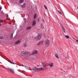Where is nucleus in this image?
Returning a JSON list of instances; mask_svg holds the SVG:
<instances>
[{
  "mask_svg": "<svg viewBox=\"0 0 78 78\" xmlns=\"http://www.w3.org/2000/svg\"><path fill=\"white\" fill-rule=\"evenodd\" d=\"M61 27L62 28V30L63 31V32L65 33V31H66V30H65V28H64V26H63V25H61Z\"/></svg>",
  "mask_w": 78,
  "mask_h": 78,
  "instance_id": "6",
  "label": "nucleus"
},
{
  "mask_svg": "<svg viewBox=\"0 0 78 78\" xmlns=\"http://www.w3.org/2000/svg\"><path fill=\"white\" fill-rule=\"evenodd\" d=\"M37 51L35 50L34 51V52L31 53V55H33L34 54H37Z\"/></svg>",
  "mask_w": 78,
  "mask_h": 78,
  "instance_id": "7",
  "label": "nucleus"
},
{
  "mask_svg": "<svg viewBox=\"0 0 78 78\" xmlns=\"http://www.w3.org/2000/svg\"><path fill=\"white\" fill-rule=\"evenodd\" d=\"M30 70H31L32 72H37V70H38V69L36 67H34L33 68H32V69H30Z\"/></svg>",
  "mask_w": 78,
  "mask_h": 78,
  "instance_id": "3",
  "label": "nucleus"
},
{
  "mask_svg": "<svg viewBox=\"0 0 78 78\" xmlns=\"http://www.w3.org/2000/svg\"><path fill=\"white\" fill-rule=\"evenodd\" d=\"M21 7L22 8H25V3L23 4V5L21 6Z\"/></svg>",
  "mask_w": 78,
  "mask_h": 78,
  "instance_id": "19",
  "label": "nucleus"
},
{
  "mask_svg": "<svg viewBox=\"0 0 78 78\" xmlns=\"http://www.w3.org/2000/svg\"><path fill=\"white\" fill-rule=\"evenodd\" d=\"M8 69L9 70H10V72H12V73H14V70L12 69H11L8 68Z\"/></svg>",
  "mask_w": 78,
  "mask_h": 78,
  "instance_id": "5",
  "label": "nucleus"
},
{
  "mask_svg": "<svg viewBox=\"0 0 78 78\" xmlns=\"http://www.w3.org/2000/svg\"><path fill=\"white\" fill-rule=\"evenodd\" d=\"M7 14V16H6L7 17H9L8 15L7 14Z\"/></svg>",
  "mask_w": 78,
  "mask_h": 78,
  "instance_id": "31",
  "label": "nucleus"
},
{
  "mask_svg": "<svg viewBox=\"0 0 78 78\" xmlns=\"http://www.w3.org/2000/svg\"><path fill=\"white\" fill-rule=\"evenodd\" d=\"M42 64L43 67H47V65H46V64H45V63H44L43 62H42Z\"/></svg>",
  "mask_w": 78,
  "mask_h": 78,
  "instance_id": "12",
  "label": "nucleus"
},
{
  "mask_svg": "<svg viewBox=\"0 0 78 78\" xmlns=\"http://www.w3.org/2000/svg\"><path fill=\"white\" fill-rule=\"evenodd\" d=\"M40 44H43V42H44V41H41L40 42Z\"/></svg>",
  "mask_w": 78,
  "mask_h": 78,
  "instance_id": "23",
  "label": "nucleus"
},
{
  "mask_svg": "<svg viewBox=\"0 0 78 78\" xmlns=\"http://www.w3.org/2000/svg\"><path fill=\"white\" fill-rule=\"evenodd\" d=\"M50 41H49V40L48 39L47 40H46L45 41V45H46L47 46H48V45H50Z\"/></svg>",
  "mask_w": 78,
  "mask_h": 78,
  "instance_id": "4",
  "label": "nucleus"
},
{
  "mask_svg": "<svg viewBox=\"0 0 78 78\" xmlns=\"http://www.w3.org/2000/svg\"><path fill=\"white\" fill-rule=\"evenodd\" d=\"M41 27L42 29H44V24L43 23H42L41 24Z\"/></svg>",
  "mask_w": 78,
  "mask_h": 78,
  "instance_id": "9",
  "label": "nucleus"
},
{
  "mask_svg": "<svg viewBox=\"0 0 78 78\" xmlns=\"http://www.w3.org/2000/svg\"><path fill=\"white\" fill-rule=\"evenodd\" d=\"M2 7H0V11L2 10Z\"/></svg>",
  "mask_w": 78,
  "mask_h": 78,
  "instance_id": "29",
  "label": "nucleus"
},
{
  "mask_svg": "<svg viewBox=\"0 0 78 78\" xmlns=\"http://www.w3.org/2000/svg\"><path fill=\"white\" fill-rule=\"evenodd\" d=\"M5 38L3 37L0 36V39H4Z\"/></svg>",
  "mask_w": 78,
  "mask_h": 78,
  "instance_id": "18",
  "label": "nucleus"
},
{
  "mask_svg": "<svg viewBox=\"0 0 78 78\" xmlns=\"http://www.w3.org/2000/svg\"><path fill=\"white\" fill-rule=\"evenodd\" d=\"M2 26V24H0V26Z\"/></svg>",
  "mask_w": 78,
  "mask_h": 78,
  "instance_id": "37",
  "label": "nucleus"
},
{
  "mask_svg": "<svg viewBox=\"0 0 78 78\" xmlns=\"http://www.w3.org/2000/svg\"><path fill=\"white\" fill-rule=\"evenodd\" d=\"M65 37L66 38H67V39H69V37L68 36V35H66Z\"/></svg>",
  "mask_w": 78,
  "mask_h": 78,
  "instance_id": "22",
  "label": "nucleus"
},
{
  "mask_svg": "<svg viewBox=\"0 0 78 78\" xmlns=\"http://www.w3.org/2000/svg\"><path fill=\"white\" fill-rule=\"evenodd\" d=\"M24 66V67H25V68H26V69H28V70H30V69H28V66Z\"/></svg>",
  "mask_w": 78,
  "mask_h": 78,
  "instance_id": "17",
  "label": "nucleus"
},
{
  "mask_svg": "<svg viewBox=\"0 0 78 78\" xmlns=\"http://www.w3.org/2000/svg\"><path fill=\"white\" fill-rule=\"evenodd\" d=\"M0 43H1V41H0Z\"/></svg>",
  "mask_w": 78,
  "mask_h": 78,
  "instance_id": "42",
  "label": "nucleus"
},
{
  "mask_svg": "<svg viewBox=\"0 0 78 78\" xmlns=\"http://www.w3.org/2000/svg\"><path fill=\"white\" fill-rule=\"evenodd\" d=\"M40 44H41V43H40V42H39L37 44V45H39Z\"/></svg>",
  "mask_w": 78,
  "mask_h": 78,
  "instance_id": "27",
  "label": "nucleus"
},
{
  "mask_svg": "<svg viewBox=\"0 0 78 78\" xmlns=\"http://www.w3.org/2000/svg\"><path fill=\"white\" fill-rule=\"evenodd\" d=\"M75 40L76 41V42H78V40H76V39H75Z\"/></svg>",
  "mask_w": 78,
  "mask_h": 78,
  "instance_id": "32",
  "label": "nucleus"
},
{
  "mask_svg": "<svg viewBox=\"0 0 78 78\" xmlns=\"http://www.w3.org/2000/svg\"><path fill=\"white\" fill-rule=\"evenodd\" d=\"M19 43H20V41H16V43H15V44H19Z\"/></svg>",
  "mask_w": 78,
  "mask_h": 78,
  "instance_id": "15",
  "label": "nucleus"
},
{
  "mask_svg": "<svg viewBox=\"0 0 78 78\" xmlns=\"http://www.w3.org/2000/svg\"><path fill=\"white\" fill-rule=\"evenodd\" d=\"M23 2H24L23 0H20L19 2L20 3H22Z\"/></svg>",
  "mask_w": 78,
  "mask_h": 78,
  "instance_id": "14",
  "label": "nucleus"
},
{
  "mask_svg": "<svg viewBox=\"0 0 78 78\" xmlns=\"http://www.w3.org/2000/svg\"><path fill=\"white\" fill-rule=\"evenodd\" d=\"M3 21L2 20H0V23H3Z\"/></svg>",
  "mask_w": 78,
  "mask_h": 78,
  "instance_id": "25",
  "label": "nucleus"
},
{
  "mask_svg": "<svg viewBox=\"0 0 78 78\" xmlns=\"http://www.w3.org/2000/svg\"><path fill=\"white\" fill-rule=\"evenodd\" d=\"M37 20H38V21L39 22V19H38Z\"/></svg>",
  "mask_w": 78,
  "mask_h": 78,
  "instance_id": "36",
  "label": "nucleus"
},
{
  "mask_svg": "<svg viewBox=\"0 0 78 78\" xmlns=\"http://www.w3.org/2000/svg\"><path fill=\"white\" fill-rule=\"evenodd\" d=\"M23 20H25V19H24Z\"/></svg>",
  "mask_w": 78,
  "mask_h": 78,
  "instance_id": "41",
  "label": "nucleus"
},
{
  "mask_svg": "<svg viewBox=\"0 0 78 78\" xmlns=\"http://www.w3.org/2000/svg\"><path fill=\"white\" fill-rule=\"evenodd\" d=\"M77 9H78V7H77Z\"/></svg>",
  "mask_w": 78,
  "mask_h": 78,
  "instance_id": "43",
  "label": "nucleus"
},
{
  "mask_svg": "<svg viewBox=\"0 0 78 78\" xmlns=\"http://www.w3.org/2000/svg\"><path fill=\"white\" fill-rule=\"evenodd\" d=\"M42 38V37L41 36V35L40 34H38V36L35 38V39L36 40V41H39V40H41Z\"/></svg>",
  "mask_w": 78,
  "mask_h": 78,
  "instance_id": "2",
  "label": "nucleus"
},
{
  "mask_svg": "<svg viewBox=\"0 0 78 78\" xmlns=\"http://www.w3.org/2000/svg\"><path fill=\"white\" fill-rule=\"evenodd\" d=\"M44 8H45L46 9H48L47 7V6H46V5H44Z\"/></svg>",
  "mask_w": 78,
  "mask_h": 78,
  "instance_id": "21",
  "label": "nucleus"
},
{
  "mask_svg": "<svg viewBox=\"0 0 78 78\" xmlns=\"http://www.w3.org/2000/svg\"><path fill=\"white\" fill-rule=\"evenodd\" d=\"M16 65H17V66H19V65L18 64H16Z\"/></svg>",
  "mask_w": 78,
  "mask_h": 78,
  "instance_id": "39",
  "label": "nucleus"
},
{
  "mask_svg": "<svg viewBox=\"0 0 78 78\" xmlns=\"http://www.w3.org/2000/svg\"><path fill=\"white\" fill-rule=\"evenodd\" d=\"M71 76H72V78H74V77H73V76H72V75H71Z\"/></svg>",
  "mask_w": 78,
  "mask_h": 78,
  "instance_id": "34",
  "label": "nucleus"
},
{
  "mask_svg": "<svg viewBox=\"0 0 78 78\" xmlns=\"http://www.w3.org/2000/svg\"><path fill=\"white\" fill-rule=\"evenodd\" d=\"M36 16H37V14H34V19H35V18H36Z\"/></svg>",
  "mask_w": 78,
  "mask_h": 78,
  "instance_id": "16",
  "label": "nucleus"
},
{
  "mask_svg": "<svg viewBox=\"0 0 78 78\" xmlns=\"http://www.w3.org/2000/svg\"><path fill=\"white\" fill-rule=\"evenodd\" d=\"M49 66L51 67H53V63H51L49 64Z\"/></svg>",
  "mask_w": 78,
  "mask_h": 78,
  "instance_id": "13",
  "label": "nucleus"
},
{
  "mask_svg": "<svg viewBox=\"0 0 78 78\" xmlns=\"http://www.w3.org/2000/svg\"><path fill=\"white\" fill-rule=\"evenodd\" d=\"M11 36L12 37H13V35L12 34Z\"/></svg>",
  "mask_w": 78,
  "mask_h": 78,
  "instance_id": "35",
  "label": "nucleus"
},
{
  "mask_svg": "<svg viewBox=\"0 0 78 78\" xmlns=\"http://www.w3.org/2000/svg\"><path fill=\"white\" fill-rule=\"evenodd\" d=\"M35 8L36 9H37V6H35Z\"/></svg>",
  "mask_w": 78,
  "mask_h": 78,
  "instance_id": "30",
  "label": "nucleus"
},
{
  "mask_svg": "<svg viewBox=\"0 0 78 78\" xmlns=\"http://www.w3.org/2000/svg\"><path fill=\"white\" fill-rule=\"evenodd\" d=\"M36 22L35 21V20H33L32 23V26H34V25L36 24Z\"/></svg>",
  "mask_w": 78,
  "mask_h": 78,
  "instance_id": "8",
  "label": "nucleus"
},
{
  "mask_svg": "<svg viewBox=\"0 0 78 78\" xmlns=\"http://www.w3.org/2000/svg\"><path fill=\"white\" fill-rule=\"evenodd\" d=\"M55 57L58 58V59H59V57H58V55L56 54L55 55Z\"/></svg>",
  "mask_w": 78,
  "mask_h": 78,
  "instance_id": "24",
  "label": "nucleus"
},
{
  "mask_svg": "<svg viewBox=\"0 0 78 78\" xmlns=\"http://www.w3.org/2000/svg\"><path fill=\"white\" fill-rule=\"evenodd\" d=\"M58 12L60 14H61V12H59V11H58Z\"/></svg>",
  "mask_w": 78,
  "mask_h": 78,
  "instance_id": "28",
  "label": "nucleus"
},
{
  "mask_svg": "<svg viewBox=\"0 0 78 78\" xmlns=\"http://www.w3.org/2000/svg\"><path fill=\"white\" fill-rule=\"evenodd\" d=\"M8 62H9L10 63V64H12L13 63V62H11V61L8 60Z\"/></svg>",
  "mask_w": 78,
  "mask_h": 78,
  "instance_id": "20",
  "label": "nucleus"
},
{
  "mask_svg": "<svg viewBox=\"0 0 78 78\" xmlns=\"http://www.w3.org/2000/svg\"><path fill=\"white\" fill-rule=\"evenodd\" d=\"M12 64H17L16 63H14V62H13V63Z\"/></svg>",
  "mask_w": 78,
  "mask_h": 78,
  "instance_id": "33",
  "label": "nucleus"
},
{
  "mask_svg": "<svg viewBox=\"0 0 78 78\" xmlns=\"http://www.w3.org/2000/svg\"><path fill=\"white\" fill-rule=\"evenodd\" d=\"M18 71H19V72H20V71H19V69H18Z\"/></svg>",
  "mask_w": 78,
  "mask_h": 78,
  "instance_id": "40",
  "label": "nucleus"
},
{
  "mask_svg": "<svg viewBox=\"0 0 78 78\" xmlns=\"http://www.w3.org/2000/svg\"><path fill=\"white\" fill-rule=\"evenodd\" d=\"M31 28V27L30 26V27H28L26 28V30H30Z\"/></svg>",
  "mask_w": 78,
  "mask_h": 78,
  "instance_id": "10",
  "label": "nucleus"
},
{
  "mask_svg": "<svg viewBox=\"0 0 78 78\" xmlns=\"http://www.w3.org/2000/svg\"><path fill=\"white\" fill-rule=\"evenodd\" d=\"M19 66H21V65H19Z\"/></svg>",
  "mask_w": 78,
  "mask_h": 78,
  "instance_id": "38",
  "label": "nucleus"
},
{
  "mask_svg": "<svg viewBox=\"0 0 78 78\" xmlns=\"http://www.w3.org/2000/svg\"><path fill=\"white\" fill-rule=\"evenodd\" d=\"M21 55L22 56H26V55H27V57L30 56L31 55V53L28 52H25L24 51H23L21 52Z\"/></svg>",
  "mask_w": 78,
  "mask_h": 78,
  "instance_id": "1",
  "label": "nucleus"
},
{
  "mask_svg": "<svg viewBox=\"0 0 78 78\" xmlns=\"http://www.w3.org/2000/svg\"><path fill=\"white\" fill-rule=\"evenodd\" d=\"M23 45L24 47H26L27 46V44H26V43H24L23 44Z\"/></svg>",
  "mask_w": 78,
  "mask_h": 78,
  "instance_id": "26",
  "label": "nucleus"
},
{
  "mask_svg": "<svg viewBox=\"0 0 78 78\" xmlns=\"http://www.w3.org/2000/svg\"><path fill=\"white\" fill-rule=\"evenodd\" d=\"M38 70H40L41 71H43L44 70V68L43 67L41 68H40L38 69Z\"/></svg>",
  "mask_w": 78,
  "mask_h": 78,
  "instance_id": "11",
  "label": "nucleus"
}]
</instances>
